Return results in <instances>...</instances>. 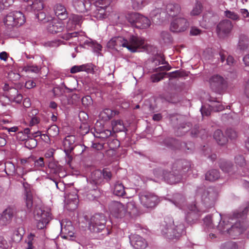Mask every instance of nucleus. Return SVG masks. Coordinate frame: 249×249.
<instances>
[{
  "label": "nucleus",
  "mask_w": 249,
  "mask_h": 249,
  "mask_svg": "<svg viewBox=\"0 0 249 249\" xmlns=\"http://www.w3.org/2000/svg\"><path fill=\"white\" fill-rule=\"evenodd\" d=\"M248 212L247 207L245 208L242 212L238 211H234L232 215L229 218V220H231L230 222L234 223L231 228H229L228 224H226L224 226L223 224L225 221L220 222L218 225V230L222 232L227 231V232L232 237L235 238V236H238L246 230L247 224L244 221V219L246 217L247 213Z\"/></svg>",
  "instance_id": "obj_1"
},
{
  "label": "nucleus",
  "mask_w": 249,
  "mask_h": 249,
  "mask_svg": "<svg viewBox=\"0 0 249 249\" xmlns=\"http://www.w3.org/2000/svg\"><path fill=\"white\" fill-rule=\"evenodd\" d=\"M191 167L189 161L185 160H178L173 165L172 172H164V179L170 184H175L179 182L182 175L188 171Z\"/></svg>",
  "instance_id": "obj_2"
},
{
  "label": "nucleus",
  "mask_w": 249,
  "mask_h": 249,
  "mask_svg": "<svg viewBox=\"0 0 249 249\" xmlns=\"http://www.w3.org/2000/svg\"><path fill=\"white\" fill-rule=\"evenodd\" d=\"M145 41L143 38L138 36H132L127 40L121 36H117L112 38L108 43L110 47H126L131 52H137L139 48H143Z\"/></svg>",
  "instance_id": "obj_3"
},
{
  "label": "nucleus",
  "mask_w": 249,
  "mask_h": 249,
  "mask_svg": "<svg viewBox=\"0 0 249 249\" xmlns=\"http://www.w3.org/2000/svg\"><path fill=\"white\" fill-rule=\"evenodd\" d=\"M184 226L182 224L175 226L171 219L164 221L160 226L162 234L170 240L178 239L183 233Z\"/></svg>",
  "instance_id": "obj_4"
},
{
  "label": "nucleus",
  "mask_w": 249,
  "mask_h": 249,
  "mask_svg": "<svg viewBox=\"0 0 249 249\" xmlns=\"http://www.w3.org/2000/svg\"><path fill=\"white\" fill-rule=\"evenodd\" d=\"M25 22V18L20 11H14L8 13L3 18L4 25L8 28H18Z\"/></svg>",
  "instance_id": "obj_5"
},
{
  "label": "nucleus",
  "mask_w": 249,
  "mask_h": 249,
  "mask_svg": "<svg viewBox=\"0 0 249 249\" xmlns=\"http://www.w3.org/2000/svg\"><path fill=\"white\" fill-rule=\"evenodd\" d=\"M126 18L129 22L138 28H147L151 24L148 18L138 13L128 14Z\"/></svg>",
  "instance_id": "obj_6"
},
{
  "label": "nucleus",
  "mask_w": 249,
  "mask_h": 249,
  "mask_svg": "<svg viewBox=\"0 0 249 249\" xmlns=\"http://www.w3.org/2000/svg\"><path fill=\"white\" fill-rule=\"evenodd\" d=\"M106 219L103 214L96 213L90 219L89 228L90 230L94 232H99L104 230L106 226Z\"/></svg>",
  "instance_id": "obj_7"
},
{
  "label": "nucleus",
  "mask_w": 249,
  "mask_h": 249,
  "mask_svg": "<svg viewBox=\"0 0 249 249\" xmlns=\"http://www.w3.org/2000/svg\"><path fill=\"white\" fill-rule=\"evenodd\" d=\"M34 217L36 221V227L38 229H42L46 227L50 221L51 214L40 208H36L34 211Z\"/></svg>",
  "instance_id": "obj_8"
},
{
  "label": "nucleus",
  "mask_w": 249,
  "mask_h": 249,
  "mask_svg": "<svg viewBox=\"0 0 249 249\" xmlns=\"http://www.w3.org/2000/svg\"><path fill=\"white\" fill-rule=\"evenodd\" d=\"M139 199L142 205L146 208L153 207L158 202V196L149 192L140 193Z\"/></svg>",
  "instance_id": "obj_9"
},
{
  "label": "nucleus",
  "mask_w": 249,
  "mask_h": 249,
  "mask_svg": "<svg viewBox=\"0 0 249 249\" xmlns=\"http://www.w3.org/2000/svg\"><path fill=\"white\" fill-rule=\"evenodd\" d=\"M233 28V24L231 21L226 19L221 20L216 26V32L219 37L223 38L227 36Z\"/></svg>",
  "instance_id": "obj_10"
},
{
  "label": "nucleus",
  "mask_w": 249,
  "mask_h": 249,
  "mask_svg": "<svg viewBox=\"0 0 249 249\" xmlns=\"http://www.w3.org/2000/svg\"><path fill=\"white\" fill-rule=\"evenodd\" d=\"M189 27V22L183 18H176L171 23L170 30L173 32H182L186 31Z\"/></svg>",
  "instance_id": "obj_11"
},
{
  "label": "nucleus",
  "mask_w": 249,
  "mask_h": 249,
  "mask_svg": "<svg viewBox=\"0 0 249 249\" xmlns=\"http://www.w3.org/2000/svg\"><path fill=\"white\" fill-rule=\"evenodd\" d=\"M16 212V209L13 206L8 207L1 214L0 217V223L2 225H6L9 224Z\"/></svg>",
  "instance_id": "obj_12"
},
{
  "label": "nucleus",
  "mask_w": 249,
  "mask_h": 249,
  "mask_svg": "<svg viewBox=\"0 0 249 249\" xmlns=\"http://www.w3.org/2000/svg\"><path fill=\"white\" fill-rule=\"evenodd\" d=\"M111 213L116 217L122 218L126 214L125 206L119 202H114L111 206Z\"/></svg>",
  "instance_id": "obj_13"
},
{
  "label": "nucleus",
  "mask_w": 249,
  "mask_h": 249,
  "mask_svg": "<svg viewBox=\"0 0 249 249\" xmlns=\"http://www.w3.org/2000/svg\"><path fill=\"white\" fill-rule=\"evenodd\" d=\"M72 4L75 10L79 13L89 11L91 7V3L85 0H73Z\"/></svg>",
  "instance_id": "obj_14"
},
{
  "label": "nucleus",
  "mask_w": 249,
  "mask_h": 249,
  "mask_svg": "<svg viewBox=\"0 0 249 249\" xmlns=\"http://www.w3.org/2000/svg\"><path fill=\"white\" fill-rule=\"evenodd\" d=\"M211 88L214 90L222 89L226 84V81L224 78L219 75L213 76L210 80Z\"/></svg>",
  "instance_id": "obj_15"
},
{
  "label": "nucleus",
  "mask_w": 249,
  "mask_h": 249,
  "mask_svg": "<svg viewBox=\"0 0 249 249\" xmlns=\"http://www.w3.org/2000/svg\"><path fill=\"white\" fill-rule=\"evenodd\" d=\"M75 137L73 135H68L65 138L63 143L64 145L65 148H67V150L71 152L74 150L75 147H80L81 148L82 151L81 154L82 153L84 149L81 145H76L74 144V142H75Z\"/></svg>",
  "instance_id": "obj_16"
},
{
  "label": "nucleus",
  "mask_w": 249,
  "mask_h": 249,
  "mask_svg": "<svg viewBox=\"0 0 249 249\" xmlns=\"http://www.w3.org/2000/svg\"><path fill=\"white\" fill-rule=\"evenodd\" d=\"M130 242L135 249H144L147 246L145 240L139 235H133Z\"/></svg>",
  "instance_id": "obj_17"
},
{
  "label": "nucleus",
  "mask_w": 249,
  "mask_h": 249,
  "mask_svg": "<svg viewBox=\"0 0 249 249\" xmlns=\"http://www.w3.org/2000/svg\"><path fill=\"white\" fill-rule=\"evenodd\" d=\"M65 26L63 22L57 20H53L47 26L48 31L52 34H56L63 31Z\"/></svg>",
  "instance_id": "obj_18"
},
{
  "label": "nucleus",
  "mask_w": 249,
  "mask_h": 249,
  "mask_svg": "<svg viewBox=\"0 0 249 249\" xmlns=\"http://www.w3.org/2000/svg\"><path fill=\"white\" fill-rule=\"evenodd\" d=\"M53 10L55 16L61 20H64L68 17L66 8L62 4H56L53 7Z\"/></svg>",
  "instance_id": "obj_19"
},
{
  "label": "nucleus",
  "mask_w": 249,
  "mask_h": 249,
  "mask_svg": "<svg viewBox=\"0 0 249 249\" xmlns=\"http://www.w3.org/2000/svg\"><path fill=\"white\" fill-rule=\"evenodd\" d=\"M82 22V16L78 15H72L70 17L67 25L68 31L74 29L76 25H79Z\"/></svg>",
  "instance_id": "obj_20"
},
{
  "label": "nucleus",
  "mask_w": 249,
  "mask_h": 249,
  "mask_svg": "<svg viewBox=\"0 0 249 249\" xmlns=\"http://www.w3.org/2000/svg\"><path fill=\"white\" fill-rule=\"evenodd\" d=\"M61 232L64 234L63 238H68L69 237H72L74 236V228L72 226L71 222L68 221L64 224V222L61 223Z\"/></svg>",
  "instance_id": "obj_21"
},
{
  "label": "nucleus",
  "mask_w": 249,
  "mask_h": 249,
  "mask_svg": "<svg viewBox=\"0 0 249 249\" xmlns=\"http://www.w3.org/2000/svg\"><path fill=\"white\" fill-rule=\"evenodd\" d=\"M90 182L94 184L96 187L103 183V173L101 170H96L91 173Z\"/></svg>",
  "instance_id": "obj_22"
},
{
  "label": "nucleus",
  "mask_w": 249,
  "mask_h": 249,
  "mask_svg": "<svg viewBox=\"0 0 249 249\" xmlns=\"http://www.w3.org/2000/svg\"><path fill=\"white\" fill-rule=\"evenodd\" d=\"M166 11L170 16L174 17L180 13L181 7L178 4L168 3L166 5Z\"/></svg>",
  "instance_id": "obj_23"
},
{
  "label": "nucleus",
  "mask_w": 249,
  "mask_h": 249,
  "mask_svg": "<svg viewBox=\"0 0 249 249\" xmlns=\"http://www.w3.org/2000/svg\"><path fill=\"white\" fill-rule=\"evenodd\" d=\"M119 114L117 110L109 108L104 109L100 114V117L105 121H108Z\"/></svg>",
  "instance_id": "obj_24"
},
{
  "label": "nucleus",
  "mask_w": 249,
  "mask_h": 249,
  "mask_svg": "<svg viewBox=\"0 0 249 249\" xmlns=\"http://www.w3.org/2000/svg\"><path fill=\"white\" fill-rule=\"evenodd\" d=\"M216 194L213 189L210 188L205 190L201 196L202 200L205 203H209L210 201H213L216 197Z\"/></svg>",
  "instance_id": "obj_25"
},
{
  "label": "nucleus",
  "mask_w": 249,
  "mask_h": 249,
  "mask_svg": "<svg viewBox=\"0 0 249 249\" xmlns=\"http://www.w3.org/2000/svg\"><path fill=\"white\" fill-rule=\"evenodd\" d=\"M90 10H92V16L97 19H103L106 17L107 10L105 9L91 6Z\"/></svg>",
  "instance_id": "obj_26"
},
{
  "label": "nucleus",
  "mask_w": 249,
  "mask_h": 249,
  "mask_svg": "<svg viewBox=\"0 0 249 249\" xmlns=\"http://www.w3.org/2000/svg\"><path fill=\"white\" fill-rule=\"evenodd\" d=\"M213 138L217 143L220 145H223L228 142V139L225 137L220 129L215 130L213 133Z\"/></svg>",
  "instance_id": "obj_27"
},
{
  "label": "nucleus",
  "mask_w": 249,
  "mask_h": 249,
  "mask_svg": "<svg viewBox=\"0 0 249 249\" xmlns=\"http://www.w3.org/2000/svg\"><path fill=\"white\" fill-rule=\"evenodd\" d=\"M173 203L178 208L183 209L185 206V200L183 195L176 194L173 196Z\"/></svg>",
  "instance_id": "obj_28"
},
{
  "label": "nucleus",
  "mask_w": 249,
  "mask_h": 249,
  "mask_svg": "<svg viewBox=\"0 0 249 249\" xmlns=\"http://www.w3.org/2000/svg\"><path fill=\"white\" fill-rule=\"evenodd\" d=\"M220 61L223 63L226 60V64L229 66H232L234 63V59L232 56L228 55V53L225 51H221L219 52Z\"/></svg>",
  "instance_id": "obj_29"
},
{
  "label": "nucleus",
  "mask_w": 249,
  "mask_h": 249,
  "mask_svg": "<svg viewBox=\"0 0 249 249\" xmlns=\"http://www.w3.org/2000/svg\"><path fill=\"white\" fill-rule=\"evenodd\" d=\"M220 177L219 171L216 169H212L208 171L205 174V179L210 181H214Z\"/></svg>",
  "instance_id": "obj_30"
},
{
  "label": "nucleus",
  "mask_w": 249,
  "mask_h": 249,
  "mask_svg": "<svg viewBox=\"0 0 249 249\" xmlns=\"http://www.w3.org/2000/svg\"><path fill=\"white\" fill-rule=\"evenodd\" d=\"M149 0H132V7L135 10L142 9L149 3Z\"/></svg>",
  "instance_id": "obj_31"
},
{
  "label": "nucleus",
  "mask_w": 249,
  "mask_h": 249,
  "mask_svg": "<svg viewBox=\"0 0 249 249\" xmlns=\"http://www.w3.org/2000/svg\"><path fill=\"white\" fill-rule=\"evenodd\" d=\"M111 125L115 132L123 131L125 129L123 122L121 120H113L111 122Z\"/></svg>",
  "instance_id": "obj_32"
},
{
  "label": "nucleus",
  "mask_w": 249,
  "mask_h": 249,
  "mask_svg": "<svg viewBox=\"0 0 249 249\" xmlns=\"http://www.w3.org/2000/svg\"><path fill=\"white\" fill-rule=\"evenodd\" d=\"M113 194L117 196H123L125 194L124 187L122 183L117 182L114 186Z\"/></svg>",
  "instance_id": "obj_33"
},
{
  "label": "nucleus",
  "mask_w": 249,
  "mask_h": 249,
  "mask_svg": "<svg viewBox=\"0 0 249 249\" xmlns=\"http://www.w3.org/2000/svg\"><path fill=\"white\" fill-rule=\"evenodd\" d=\"M90 70V66L88 64H84L80 66H74L70 70L71 73H75L80 71L89 72Z\"/></svg>",
  "instance_id": "obj_34"
},
{
  "label": "nucleus",
  "mask_w": 249,
  "mask_h": 249,
  "mask_svg": "<svg viewBox=\"0 0 249 249\" xmlns=\"http://www.w3.org/2000/svg\"><path fill=\"white\" fill-rule=\"evenodd\" d=\"M219 164L221 169L223 172L227 173H229L231 171L233 166L231 162L224 160H221Z\"/></svg>",
  "instance_id": "obj_35"
},
{
  "label": "nucleus",
  "mask_w": 249,
  "mask_h": 249,
  "mask_svg": "<svg viewBox=\"0 0 249 249\" xmlns=\"http://www.w3.org/2000/svg\"><path fill=\"white\" fill-rule=\"evenodd\" d=\"M22 141H25V146L28 149H31L35 148L37 145V141L35 138H30L27 136V139H20Z\"/></svg>",
  "instance_id": "obj_36"
},
{
  "label": "nucleus",
  "mask_w": 249,
  "mask_h": 249,
  "mask_svg": "<svg viewBox=\"0 0 249 249\" xmlns=\"http://www.w3.org/2000/svg\"><path fill=\"white\" fill-rule=\"evenodd\" d=\"M248 46V38L245 35H241L239 36L238 47L241 50H245Z\"/></svg>",
  "instance_id": "obj_37"
},
{
  "label": "nucleus",
  "mask_w": 249,
  "mask_h": 249,
  "mask_svg": "<svg viewBox=\"0 0 249 249\" xmlns=\"http://www.w3.org/2000/svg\"><path fill=\"white\" fill-rule=\"evenodd\" d=\"M188 209L190 212L187 213L186 220L188 222H191L194 220L193 217H195V212L197 211V208L195 204H192L189 206Z\"/></svg>",
  "instance_id": "obj_38"
},
{
  "label": "nucleus",
  "mask_w": 249,
  "mask_h": 249,
  "mask_svg": "<svg viewBox=\"0 0 249 249\" xmlns=\"http://www.w3.org/2000/svg\"><path fill=\"white\" fill-rule=\"evenodd\" d=\"M25 200L27 209L30 210L33 206V195L31 191L25 190Z\"/></svg>",
  "instance_id": "obj_39"
},
{
  "label": "nucleus",
  "mask_w": 249,
  "mask_h": 249,
  "mask_svg": "<svg viewBox=\"0 0 249 249\" xmlns=\"http://www.w3.org/2000/svg\"><path fill=\"white\" fill-rule=\"evenodd\" d=\"M94 5H91V6H96V7L104 8L107 10L110 4V0H95Z\"/></svg>",
  "instance_id": "obj_40"
},
{
  "label": "nucleus",
  "mask_w": 249,
  "mask_h": 249,
  "mask_svg": "<svg viewBox=\"0 0 249 249\" xmlns=\"http://www.w3.org/2000/svg\"><path fill=\"white\" fill-rule=\"evenodd\" d=\"M192 126V124L190 123L183 124L178 127L177 131V134L178 136H181L188 131Z\"/></svg>",
  "instance_id": "obj_41"
},
{
  "label": "nucleus",
  "mask_w": 249,
  "mask_h": 249,
  "mask_svg": "<svg viewBox=\"0 0 249 249\" xmlns=\"http://www.w3.org/2000/svg\"><path fill=\"white\" fill-rule=\"evenodd\" d=\"M61 37L66 40H70L71 38H76L75 41H79V33L77 32L72 33L68 32L61 35Z\"/></svg>",
  "instance_id": "obj_42"
},
{
  "label": "nucleus",
  "mask_w": 249,
  "mask_h": 249,
  "mask_svg": "<svg viewBox=\"0 0 249 249\" xmlns=\"http://www.w3.org/2000/svg\"><path fill=\"white\" fill-rule=\"evenodd\" d=\"M224 16L228 18L231 19L234 21H238L240 18L238 14L229 10L224 11Z\"/></svg>",
  "instance_id": "obj_43"
},
{
  "label": "nucleus",
  "mask_w": 249,
  "mask_h": 249,
  "mask_svg": "<svg viewBox=\"0 0 249 249\" xmlns=\"http://www.w3.org/2000/svg\"><path fill=\"white\" fill-rule=\"evenodd\" d=\"M34 160V157H30L28 158L22 159L20 160L21 164L23 165V167H22V172L21 174V178H23V176L24 175H26L27 173L29 171L26 170H25V168L26 167V164H30V163Z\"/></svg>",
  "instance_id": "obj_44"
},
{
  "label": "nucleus",
  "mask_w": 249,
  "mask_h": 249,
  "mask_svg": "<svg viewBox=\"0 0 249 249\" xmlns=\"http://www.w3.org/2000/svg\"><path fill=\"white\" fill-rule=\"evenodd\" d=\"M164 142L167 146L173 149L178 148V145L179 144V142L173 138L166 139L164 141Z\"/></svg>",
  "instance_id": "obj_45"
},
{
  "label": "nucleus",
  "mask_w": 249,
  "mask_h": 249,
  "mask_svg": "<svg viewBox=\"0 0 249 249\" xmlns=\"http://www.w3.org/2000/svg\"><path fill=\"white\" fill-rule=\"evenodd\" d=\"M164 58L160 54L155 55L153 58L152 64L153 66H157L161 64H165Z\"/></svg>",
  "instance_id": "obj_46"
},
{
  "label": "nucleus",
  "mask_w": 249,
  "mask_h": 249,
  "mask_svg": "<svg viewBox=\"0 0 249 249\" xmlns=\"http://www.w3.org/2000/svg\"><path fill=\"white\" fill-rule=\"evenodd\" d=\"M47 133L50 137H54L59 134V128L56 125H52L48 128Z\"/></svg>",
  "instance_id": "obj_47"
},
{
  "label": "nucleus",
  "mask_w": 249,
  "mask_h": 249,
  "mask_svg": "<svg viewBox=\"0 0 249 249\" xmlns=\"http://www.w3.org/2000/svg\"><path fill=\"white\" fill-rule=\"evenodd\" d=\"M32 8L35 11H39L43 8V2L42 0H34L32 4Z\"/></svg>",
  "instance_id": "obj_48"
},
{
  "label": "nucleus",
  "mask_w": 249,
  "mask_h": 249,
  "mask_svg": "<svg viewBox=\"0 0 249 249\" xmlns=\"http://www.w3.org/2000/svg\"><path fill=\"white\" fill-rule=\"evenodd\" d=\"M126 213H128L129 214L134 213L136 211V207L135 203L134 201L128 202L125 207Z\"/></svg>",
  "instance_id": "obj_49"
},
{
  "label": "nucleus",
  "mask_w": 249,
  "mask_h": 249,
  "mask_svg": "<svg viewBox=\"0 0 249 249\" xmlns=\"http://www.w3.org/2000/svg\"><path fill=\"white\" fill-rule=\"evenodd\" d=\"M5 170L7 174L13 175L15 173V166L11 162H7L5 164Z\"/></svg>",
  "instance_id": "obj_50"
},
{
  "label": "nucleus",
  "mask_w": 249,
  "mask_h": 249,
  "mask_svg": "<svg viewBox=\"0 0 249 249\" xmlns=\"http://www.w3.org/2000/svg\"><path fill=\"white\" fill-rule=\"evenodd\" d=\"M211 109L214 111H220L224 109V107L219 102H213L210 105Z\"/></svg>",
  "instance_id": "obj_51"
},
{
  "label": "nucleus",
  "mask_w": 249,
  "mask_h": 249,
  "mask_svg": "<svg viewBox=\"0 0 249 249\" xmlns=\"http://www.w3.org/2000/svg\"><path fill=\"white\" fill-rule=\"evenodd\" d=\"M221 249H238V247L236 243L230 241L223 244Z\"/></svg>",
  "instance_id": "obj_52"
},
{
  "label": "nucleus",
  "mask_w": 249,
  "mask_h": 249,
  "mask_svg": "<svg viewBox=\"0 0 249 249\" xmlns=\"http://www.w3.org/2000/svg\"><path fill=\"white\" fill-rule=\"evenodd\" d=\"M202 5L200 2H196L195 7L193 8L192 11L191 12V16H197L202 11Z\"/></svg>",
  "instance_id": "obj_53"
},
{
  "label": "nucleus",
  "mask_w": 249,
  "mask_h": 249,
  "mask_svg": "<svg viewBox=\"0 0 249 249\" xmlns=\"http://www.w3.org/2000/svg\"><path fill=\"white\" fill-rule=\"evenodd\" d=\"M226 133L227 137L231 140H235L238 137L236 131L231 128L227 129Z\"/></svg>",
  "instance_id": "obj_54"
},
{
  "label": "nucleus",
  "mask_w": 249,
  "mask_h": 249,
  "mask_svg": "<svg viewBox=\"0 0 249 249\" xmlns=\"http://www.w3.org/2000/svg\"><path fill=\"white\" fill-rule=\"evenodd\" d=\"M166 74V72H160L157 74H154L151 75V78L153 82H158L162 79Z\"/></svg>",
  "instance_id": "obj_55"
},
{
  "label": "nucleus",
  "mask_w": 249,
  "mask_h": 249,
  "mask_svg": "<svg viewBox=\"0 0 249 249\" xmlns=\"http://www.w3.org/2000/svg\"><path fill=\"white\" fill-rule=\"evenodd\" d=\"M160 36L162 40L165 43H170L172 41V37L168 32H161Z\"/></svg>",
  "instance_id": "obj_56"
},
{
  "label": "nucleus",
  "mask_w": 249,
  "mask_h": 249,
  "mask_svg": "<svg viewBox=\"0 0 249 249\" xmlns=\"http://www.w3.org/2000/svg\"><path fill=\"white\" fill-rule=\"evenodd\" d=\"M101 172L103 173V181L106 180L107 181H109L112 178L111 172L109 171L107 169H104L101 170Z\"/></svg>",
  "instance_id": "obj_57"
},
{
  "label": "nucleus",
  "mask_w": 249,
  "mask_h": 249,
  "mask_svg": "<svg viewBox=\"0 0 249 249\" xmlns=\"http://www.w3.org/2000/svg\"><path fill=\"white\" fill-rule=\"evenodd\" d=\"M35 237V235L30 233L28 236V239L26 241L27 247L25 249H33V240Z\"/></svg>",
  "instance_id": "obj_58"
},
{
  "label": "nucleus",
  "mask_w": 249,
  "mask_h": 249,
  "mask_svg": "<svg viewBox=\"0 0 249 249\" xmlns=\"http://www.w3.org/2000/svg\"><path fill=\"white\" fill-rule=\"evenodd\" d=\"M24 70L26 72H32L37 73L39 72L40 68L37 66L28 65L24 67Z\"/></svg>",
  "instance_id": "obj_59"
},
{
  "label": "nucleus",
  "mask_w": 249,
  "mask_h": 249,
  "mask_svg": "<svg viewBox=\"0 0 249 249\" xmlns=\"http://www.w3.org/2000/svg\"><path fill=\"white\" fill-rule=\"evenodd\" d=\"M33 161L34 162L35 167L37 169L44 166V158L42 157H40L38 159L36 160L34 159Z\"/></svg>",
  "instance_id": "obj_60"
},
{
  "label": "nucleus",
  "mask_w": 249,
  "mask_h": 249,
  "mask_svg": "<svg viewBox=\"0 0 249 249\" xmlns=\"http://www.w3.org/2000/svg\"><path fill=\"white\" fill-rule=\"evenodd\" d=\"M235 163L240 166H243L246 164V160L242 155H238L235 157Z\"/></svg>",
  "instance_id": "obj_61"
},
{
  "label": "nucleus",
  "mask_w": 249,
  "mask_h": 249,
  "mask_svg": "<svg viewBox=\"0 0 249 249\" xmlns=\"http://www.w3.org/2000/svg\"><path fill=\"white\" fill-rule=\"evenodd\" d=\"M200 111L202 116H208L211 114V111L213 110L211 109V107H209V108H207L206 106H202L201 108Z\"/></svg>",
  "instance_id": "obj_62"
},
{
  "label": "nucleus",
  "mask_w": 249,
  "mask_h": 249,
  "mask_svg": "<svg viewBox=\"0 0 249 249\" xmlns=\"http://www.w3.org/2000/svg\"><path fill=\"white\" fill-rule=\"evenodd\" d=\"M171 69V67L170 66L165 65L163 66H160L158 68L153 69V72H161L163 71H168Z\"/></svg>",
  "instance_id": "obj_63"
},
{
  "label": "nucleus",
  "mask_w": 249,
  "mask_h": 249,
  "mask_svg": "<svg viewBox=\"0 0 249 249\" xmlns=\"http://www.w3.org/2000/svg\"><path fill=\"white\" fill-rule=\"evenodd\" d=\"M8 245L4 238L0 235V249H7Z\"/></svg>",
  "instance_id": "obj_64"
}]
</instances>
